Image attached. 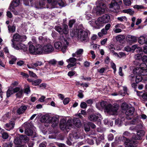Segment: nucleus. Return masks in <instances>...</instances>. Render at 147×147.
Returning a JSON list of instances; mask_svg holds the SVG:
<instances>
[{
    "instance_id": "obj_1",
    "label": "nucleus",
    "mask_w": 147,
    "mask_h": 147,
    "mask_svg": "<svg viewBox=\"0 0 147 147\" xmlns=\"http://www.w3.org/2000/svg\"><path fill=\"white\" fill-rule=\"evenodd\" d=\"M110 20V16L107 14H105L98 18L95 21V24L97 28H99L103 26L104 24L109 22Z\"/></svg>"
},
{
    "instance_id": "obj_2",
    "label": "nucleus",
    "mask_w": 147,
    "mask_h": 147,
    "mask_svg": "<svg viewBox=\"0 0 147 147\" xmlns=\"http://www.w3.org/2000/svg\"><path fill=\"white\" fill-rule=\"evenodd\" d=\"M147 66L145 64H142L140 67H136L134 69L133 72L134 74H138L139 75L145 76L147 75Z\"/></svg>"
},
{
    "instance_id": "obj_3",
    "label": "nucleus",
    "mask_w": 147,
    "mask_h": 147,
    "mask_svg": "<svg viewBox=\"0 0 147 147\" xmlns=\"http://www.w3.org/2000/svg\"><path fill=\"white\" fill-rule=\"evenodd\" d=\"M119 108L118 105L116 104L112 105L111 104H109L106 107L105 111L109 114L114 115L117 112Z\"/></svg>"
},
{
    "instance_id": "obj_4",
    "label": "nucleus",
    "mask_w": 147,
    "mask_h": 147,
    "mask_svg": "<svg viewBox=\"0 0 147 147\" xmlns=\"http://www.w3.org/2000/svg\"><path fill=\"white\" fill-rule=\"evenodd\" d=\"M122 3L121 0H114L112 1L110 4L109 7L111 10L114 12H116L120 8V5Z\"/></svg>"
},
{
    "instance_id": "obj_5",
    "label": "nucleus",
    "mask_w": 147,
    "mask_h": 147,
    "mask_svg": "<svg viewBox=\"0 0 147 147\" xmlns=\"http://www.w3.org/2000/svg\"><path fill=\"white\" fill-rule=\"evenodd\" d=\"M77 37L82 42L85 43L88 40V32L84 30H80L78 32Z\"/></svg>"
},
{
    "instance_id": "obj_6",
    "label": "nucleus",
    "mask_w": 147,
    "mask_h": 147,
    "mask_svg": "<svg viewBox=\"0 0 147 147\" xmlns=\"http://www.w3.org/2000/svg\"><path fill=\"white\" fill-rule=\"evenodd\" d=\"M49 5H51L52 6L51 8L55 7L61 8L64 5V2L62 0H47Z\"/></svg>"
},
{
    "instance_id": "obj_7",
    "label": "nucleus",
    "mask_w": 147,
    "mask_h": 147,
    "mask_svg": "<svg viewBox=\"0 0 147 147\" xmlns=\"http://www.w3.org/2000/svg\"><path fill=\"white\" fill-rule=\"evenodd\" d=\"M55 29L61 34H67L69 32V29L67 25L64 24L63 25V28L60 26H56Z\"/></svg>"
},
{
    "instance_id": "obj_8",
    "label": "nucleus",
    "mask_w": 147,
    "mask_h": 147,
    "mask_svg": "<svg viewBox=\"0 0 147 147\" xmlns=\"http://www.w3.org/2000/svg\"><path fill=\"white\" fill-rule=\"evenodd\" d=\"M106 8L105 4L101 2L97 5L95 13L96 15L99 16L104 13Z\"/></svg>"
},
{
    "instance_id": "obj_9",
    "label": "nucleus",
    "mask_w": 147,
    "mask_h": 147,
    "mask_svg": "<svg viewBox=\"0 0 147 147\" xmlns=\"http://www.w3.org/2000/svg\"><path fill=\"white\" fill-rule=\"evenodd\" d=\"M60 128L63 130H66L68 131V129H70L71 127V124L68 123V120L67 122L64 119H62L60 121Z\"/></svg>"
},
{
    "instance_id": "obj_10",
    "label": "nucleus",
    "mask_w": 147,
    "mask_h": 147,
    "mask_svg": "<svg viewBox=\"0 0 147 147\" xmlns=\"http://www.w3.org/2000/svg\"><path fill=\"white\" fill-rule=\"evenodd\" d=\"M11 41L12 43H15V41L21 42L24 41L26 38V35L20 36L18 33L15 34L13 36Z\"/></svg>"
},
{
    "instance_id": "obj_11",
    "label": "nucleus",
    "mask_w": 147,
    "mask_h": 147,
    "mask_svg": "<svg viewBox=\"0 0 147 147\" xmlns=\"http://www.w3.org/2000/svg\"><path fill=\"white\" fill-rule=\"evenodd\" d=\"M68 123L71 124V127L73 124L78 127H80L82 125L80 120L77 118H74L73 119L68 120Z\"/></svg>"
},
{
    "instance_id": "obj_12",
    "label": "nucleus",
    "mask_w": 147,
    "mask_h": 147,
    "mask_svg": "<svg viewBox=\"0 0 147 147\" xmlns=\"http://www.w3.org/2000/svg\"><path fill=\"white\" fill-rule=\"evenodd\" d=\"M74 57L70 58L66 60V61L69 63L67 66L68 68L76 65L77 59Z\"/></svg>"
},
{
    "instance_id": "obj_13",
    "label": "nucleus",
    "mask_w": 147,
    "mask_h": 147,
    "mask_svg": "<svg viewBox=\"0 0 147 147\" xmlns=\"http://www.w3.org/2000/svg\"><path fill=\"white\" fill-rule=\"evenodd\" d=\"M145 131L143 130H139L137 131V135H134L133 136V138L135 140H140L141 137L145 134Z\"/></svg>"
},
{
    "instance_id": "obj_14",
    "label": "nucleus",
    "mask_w": 147,
    "mask_h": 147,
    "mask_svg": "<svg viewBox=\"0 0 147 147\" xmlns=\"http://www.w3.org/2000/svg\"><path fill=\"white\" fill-rule=\"evenodd\" d=\"M43 47L44 53L51 52L54 50L53 46L50 44L44 45Z\"/></svg>"
},
{
    "instance_id": "obj_15",
    "label": "nucleus",
    "mask_w": 147,
    "mask_h": 147,
    "mask_svg": "<svg viewBox=\"0 0 147 147\" xmlns=\"http://www.w3.org/2000/svg\"><path fill=\"white\" fill-rule=\"evenodd\" d=\"M129 106L125 102L123 103L121 106L122 112L125 113L127 116L129 115Z\"/></svg>"
},
{
    "instance_id": "obj_16",
    "label": "nucleus",
    "mask_w": 147,
    "mask_h": 147,
    "mask_svg": "<svg viewBox=\"0 0 147 147\" xmlns=\"http://www.w3.org/2000/svg\"><path fill=\"white\" fill-rule=\"evenodd\" d=\"M101 117L100 114H92L89 115L88 119L91 121L94 122L96 121L98 119Z\"/></svg>"
},
{
    "instance_id": "obj_17",
    "label": "nucleus",
    "mask_w": 147,
    "mask_h": 147,
    "mask_svg": "<svg viewBox=\"0 0 147 147\" xmlns=\"http://www.w3.org/2000/svg\"><path fill=\"white\" fill-rule=\"evenodd\" d=\"M128 135L129 133L127 131L125 132L123 134V140L124 142V144L125 147H129V140L128 138Z\"/></svg>"
},
{
    "instance_id": "obj_18",
    "label": "nucleus",
    "mask_w": 147,
    "mask_h": 147,
    "mask_svg": "<svg viewBox=\"0 0 147 147\" xmlns=\"http://www.w3.org/2000/svg\"><path fill=\"white\" fill-rule=\"evenodd\" d=\"M15 91V93H17L16 95L17 98H20L22 97L23 90L22 88L18 87H16V88Z\"/></svg>"
},
{
    "instance_id": "obj_19",
    "label": "nucleus",
    "mask_w": 147,
    "mask_h": 147,
    "mask_svg": "<svg viewBox=\"0 0 147 147\" xmlns=\"http://www.w3.org/2000/svg\"><path fill=\"white\" fill-rule=\"evenodd\" d=\"M15 125V122L14 121L10 120L9 122L5 124V129L8 131H10L13 129Z\"/></svg>"
},
{
    "instance_id": "obj_20",
    "label": "nucleus",
    "mask_w": 147,
    "mask_h": 147,
    "mask_svg": "<svg viewBox=\"0 0 147 147\" xmlns=\"http://www.w3.org/2000/svg\"><path fill=\"white\" fill-rule=\"evenodd\" d=\"M12 46L15 49L17 50L22 49L25 47V45L21 43H12Z\"/></svg>"
},
{
    "instance_id": "obj_21",
    "label": "nucleus",
    "mask_w": 147,
    "mask_h": 147,
    "mask_svg": "<svg viewBox=\"0 0 147 147\" xmlns=\"http://www.w3.org/2000/svg\"><path fill=\"white\" fill-rule=\"evenodd\" d=\"M50 119L49 123L52 124V127H55L58 125L59 119L57 117H51Z\"/></svg>"
},
{
    "instance_id": "obj_22",
    "label": "nucleus",
    "mask_w": 147,
    "mask_h": 147,
    "mask_svg": "<svg viewBox=\"0 0 147 147\" xmlns=\"http://www.w3.org/2000/svg\"><path fill=\"white\" fill-rule=\"evenodd\" d=\"M43 45H38L36 48V54L44 53Z\"/></svg>"
},
{
    "instance_id": "obj_23",
    "label": "nucleus",
    "mask_w": 147,
    "mask_h": 147,
    "mask_svg": "<svg viewBox=\"0 0 147 147\" xmlns=\"http://www.w3.org/2000/svg\"><path fill=\"white\" fill-rule=\"evenodd\" d=\"M125 36L122 34L119 35L116 37V39L117 41L120 43H123V41L125 40Z\"/></svg>"
},
{
    "instance_id": "obj_24",
    "label": "nucleus",
    "mask_w": 147,
    "mask_h": 147,
    "mask_svg": "<svg viewBox=\"0 0 147 147\" xmlns=\"http://www.w3.org/2000/svg\"><path fill=\"white\" fill-rule=\"evenodd\" d=\"M84 50L83 49H78L75 53L72 54V56L73 57H80L83 53Z\"/></svg>"
},
{
    "instance_id": "obj_25",
    "label": "nucleus",
    "mask_w": 147,
    "mask_h": 147,
    "mask_svg": "<svg viewBox=\"0 0 147 147\" xmlns=\"http://www.w3.org/2000/svg\"><path fill=\"white\" fill-rule=\"evenodd\" d=\"M62 42H63V45L61 47L62 48L61 50L63 53H64L66 51L67 46L69 45V43L68 42L65 38L63 39Z\"/></svg>"
},
{
    "instance_id": "obj_26",
    "label": "nucleus",
    "mask_w": 147,
    "mask_h": 147,
    "mask_svg": "<svg viewBox=\"0 0 147 147\" xmlns=\"http://www.w3.org/2000/svg\"><path fill=\"white\" fill-rule=\"evenodd\" d=\"M27 108V107L25 105L22 106L17 109V113L19 115L22 114L24 113Z\"/></svg>"
},
{
    "instance_id": "obj_27",
    "label": "nucleus",
    "mask_w": 147,
    "mask_h": 147,
    "mask_svg": "<svg viewBox=\"0 0 147 147\" xmlns=\"http://www.w3.org/2000/svg\"><path fill=\"white\" fill-rule=\"evenodd\" d=\"M15 88H13L11 86H10L7 92V97H9L11 95L15 93Z\"/></svg>"
},
{
    "instance_id": "obj_28",
    "label": "nucleus",
    "mask_w": 147,
    "mask_h": 147,
    "mask_svg": "<svg viewBox=\"0 0 147 147\" xmlns=\"http://www.w3.org/2000/svg\"><path fill=\"white\" fill-rule=\"evenodd\" d=\"M51 117L49 115H45L42 117L41 119V121L43 122L49 123Z\"/></svg>"
},
{
    "instance_id": "obj_29",
    "label": "nucleus",
    "mask_w": 147,
    "mask_h": 147,
    "mask_svg": "<svg viewBox=\"0 0 147 147\" xmlns=\"http://www.w3.org/2000/svg\"><path fill=\"white\" fill-rule=\"evenodd\" d=\"M136 49H137L136 51H138V50L140 52L142 51V49L141 48L138 47L137 45H135L132 46L130 48H129V51H131L133 52Z\"/></svg>"
},
{
    "instance_id": "obj_30",
    "label": "nucleus",
    "mask_w": 147,
    "mask_h": 147,
    "mask_svg": "<svg viewBox=\"0 0 147 147\" xmlns=\"http://www.w3.org/2000/svg\"><path fill=\"white\" fill-rule=\"evenodd\" d=\"M20 3V0H13L11 3L9 7H16L18 6Z\"/></svg>"
},
{
    "instance_id": "obj_31",
    "label": "nucleus",
    "mask_w": 147,
    "mask_h": 147,
    "mask_svg": "<svg viewBox=\"0 0 147 147\" xmlns=\"http://www.w3.org/2000/svg\"><path fill=\"white\" fill-rule=\"evenodd\" d=\"M29 50L30 53L36 54V48L32 44L30 45L29 47Z\"/></svg>"
},
{
    "instance_id": "obj_32",
    "label": "nucleus",
    "mask_w": 147,
    "mask_h": 147,
    "mask_svg": "<svg viewBox=\"0 0 147 147\" xmlns=\"http://www.w3.org/2000/svg\"><path fill=\"white\" fill-rule=\"evenodd\" d=\"M25 133L28 136H32L33 134V131L30 129H26L25 130Z\"/></svg>"
},
{
    "instance_id": "obj_33",
    "label": "nucleus",
    "mask_w": 147,
    "mask_h": 147,
    "mask_svg": "<svg viewBox=\"0 0 147 147\" xmlns=\"http://www.w3.org/2000/svg\"><path fill=\"white\" fill-rule=\"evenodd\" d=\"M63 45L61 42H57L54 44V47L56 49H59L61 48Z\"/></svg>"
},
{
    "instance_id": "obj_34",
    "label": "nucleus",
    "mask_w": 147,
    "mask_h": 147,
    "mask_svg": "<svg viewBox=\"0 0 147 147\" xmlns=\"http://www.w3.org/2000/svg\"><path fill=\"white\" fill-rule=\"evenodd\" d=\"M22 141H23L25 142H26L28 141V138L25 135H21L19 138Z\"/></svg>"
},
{
    "instance_id": "obj_35",
    "label": "nucleus",
    "mask_w": 147,
    "mask_h": 147,
    "mask_svg": "<svg viewBox=\"0 0 147 147\" xmlns=\"http://www.w3.org/2000/svg\"><path fill=\"white\" fill-rule=\"evenodd\" d=\"M31 127V124L28 122H25L22 125V127H23L25 129H29V128H30Z\"/></svg>"
},
{
    "instance_id": "obj_36",
    "label": "nucleus",
    "mask_w": 147,
    "mask_h": 147,
    "mask_svg": "<svg viewBox=\"0 0 147 147\" xmlns=\"http://www.w3.org/2000/svg\"><path fill=\"white\" fill-rule=\"evenodd\" d=\"M84 129L86 131L88 132L90 131V127L89 122L87 123H85L84 126Z\"/></svg>"
},
{
    "instance_id": "obj_37",
    "label": "nucleus",
    "mask_w": 147,
    "mask_h": 147,
    "mask_svg": "<svg viewBox=\"0 0 147 147\" xmlns=\"http://www.w3.org/2000/svg\"><path fill=\"white\" fill-rule=\"evenodd\" d=\"M136 83H138L139 82H141L142 79V76L140 75H139L136 74Z\"/></svg>"
},
{
    "instance_id": "obj_38",
    "label": "nucleus",
    "mask_w": 147,
    "mask_h": 147,
    "mask_svg": "<svg viewBox=\"0 0 147 147\" xmlns=\"http://www.w3.org/2000/svg\"><path fill=\"white\" fill-rule=\"evenodd\" d=\"M8 30L9 32H14L16 30V28L15 26H11L9 25L8 26Z\"/></svg>"
},
{
    "instance_id": "obj_39",
    "label": "nucleus",
    "mask_w": 147,
    "mask_h": 147,
    "mask_svg": "<svg viewBox=\"0 0 147 147\" xmlns=\"http://www.w3.org/2000/svg\"><path fill=\"white\" fill-rule=\"evenodd\" d=\"M41 80L40 79H38L37 80L33 81L32 82V84L34 86L38 85L41 82Z\"/></svg>"
},
{
    "instance_id": "obj_40",
    "label": "nucleus",
    "mask_w": 147,
    "mask_h": 147,
    "mask_svg": "<svg viewBox=\"0 0 147 147\" xmlns=\"http://www.w3.org/2000/svg\"><path fill=\"white\" fill-rule=\"evenodd\" d=\"M14 7H9V9L15 15H17L18 14V12L15 10Z\"/></svg>"
},
{
    "instance_id": "obj_41",
    "label": "nucleus",
    "mask_w": 147,
    "mask_h": 147,
    "mask_svg": "<svg viewBox=\"0 0 147 147\" xmlns=\"http://www.w3.org/2000/svg\"><path fill=\"white\" fill-rule=\"evenodd\" d=\"M33 63L35 69H36V67L38 66H41L42 65V62L41 61H37L35 63Z\"/></svg>"
},
{
    "instance_id": "obj_42",
    "label": "nucleus",
    "mask_w": 147,
    "mask_h": 147,
    "mask_svg": "<svg viewBox=\"0 0 147 147\" xmlns=\"http://www.w3.org/2000/svg\"><path fill=\"white\" fill-rule=\"evenodd\" d=\"M135 111L134 108L129 105V116L133 114Z\"/></svg>"
},
{
    "instance_id": "obj_43",
    "label": "nucleus",
    "mask_w": 147,
    "mask_h": 147,
    "mask_svg": "<svg viewBox=\"0 0 147 147\" xmlns=\"http://www.w3.org/2000/svg\"><path fill=\"white\" fill-rule=\"evenodd\" d=\"M14 142L16 144L20 145L22 143V141L19 138H16L15 139Z\"/></svg>"
},
{
    "instance_id": "obj_44",
    "label": "nucleus",
    "mask_w": 147,
    "mask_h": 147,
    "mask_svg": "<svg viewBox=\"0 0 147 147\" xmlns=\"http://www.w3.org/2000/svg\"><path fill=\"white\" fill-rule=\"evenodd\" d=\"M134 8L139 10L141 9H144L145 8V7L143 5H134Z\"/></svg>"
},
{
    "instance_id": "obj_45",
    "label": "nucleus",
    "mask_w": 147,
    "mask_h": 147,
    "mask_svg": "<svg viewBox=\"0 0 147 147\" xmlns=\"http://www.w3.org/2000/svg\"><path fill=\"white\" fill-rule=\"evenodd\" d=\"M9 136L8 133L6 132H3L2 133V137L4 139H7L8 138Z\"/></svg>"
},
{
    "instance_id": "obj_46",
    "label": "nucleus",
    "mask_w": 147,
    "mask_h": 147,
    "mask_svg": "<svg viewBox=\"0 0 147 147\" xmlns=\"http://www.w3.org/2000/svg\"><path fill=\"white\" fill-rule=\"evenodd\" d=\"M109 48L111 52L112 53L114 52V50H115V48L113 45L111 44L110 45L109 47Z\"/></svg>"
},
{
    "instance_id": "obj_47",
    "label": "nucleus",
    "mask_w": 147,
    "mask_h": 147,
    "mask_svg": "<svg viewBox=\"0 0 147 147\" xmlns=\"http://www.w3.org/2000/svg\"><path fill=\"white\" fill-rule=\"evenodd\" d=\"M130 38V39L129 40V41H130L131 42H135L136 41V38L135 36L129 35V38Z\"/></svg>"
},
{
    "instance_id": "obj_48",
    "label": "nucleus",
    "mask_w": 147,
    "mask_h": 147,
    "mask_svg": "<svg viewBox=\"0 0 147 147\" xmlns=\"http://www.w3.org/2000/svg\"><path fill=\"white\" fill-rule=\"evenodd\" d=\"M83 91L82 90H80L78 92V96L79 98H82L84 97V95L83 94Z\"/></svg>"
},
{
    "instance_id": "obj_49",
    "label": "nucleus",
    "mask_w": 147,
    "mask_h": 147,
    "mask_svg": "<svg viewBox=\"0 0 147 147\" xmlns=\"http://www.w3.org/2000/svg\"><path fill=\"white\" fill-rule=\"evenodd\" d=\"M75 22L76 20H70L68 24L69 27L70 28H71L72 27L73 24Z\"/></svg>"
},
{
    "instance_id": "obj_50",
    "label": "nucleus",
    "mask_w": 147,
    "mask_h": 147,
    "mask_svg": "<svg viewBox=\"0 0 147 147\" xmlns=\"http://www.w3.org/2000/svg\"><path fill=\"white\" fill-rule=\"evenodd\" d=\"M117 19L121 22L123 21L124 20L127 21V19L125 16H122L121 17H118Z\"/></svg>"
},
{
    "instance_id": "obj_51",
    "label": "nucleus",
    "mask_w": 147,
    "mask_h": 147,
    "mask_svg": "<svg viewBox=\"0 0 147 147\" xmlns=\"http://www.w3.org/2000/svg\"><path fill=\"white\" fill-rule=\"evenodd\" d=\"M80 106L81 108L85 109L86 108L87 105L86 103L83 102L81 103Z\"/></svg>"
},
{
    "instance_id": "obj_52",
    "label": "nucleus",
    "mask_w": 147,
    "mask_h": 147,
    "mask_svg": "<svg viewBox=\"0 0 147 147\" xmlns=\"http://www.w3.org/2000/svg\"><path fill=\"white\" fill-rule=\"evenodd\" d=\"M111 67L114 70V72L115 73L116 71V67L115 64L114 63H111Z\"/></svg>"
},
{
    "instance_id": "obj_53",
    "label": "nucleus",
    "mask_w": 147,
    "mask_h": 147,
    "mask_svg": "<svg viewBox=\"0 0 147 147\" xmlns=\"http://www.w3.org/2000/svg\"><path fill=\"white\" fill-rule=\"evenodd\" d=\"M16 60L17 59L16 58L13 57L10 61H9V63L10 64H14V63L16 61Z\"/></svg>"
},
{
    "instance_id": "obj_54",
    "label": "nucleus",
    "mask_w": 147,
    "mask_h": 147,
    "mask_svg": "<svg viewBox=\"0 0 147 147\" xmlns=\"http://www.w3.org/2000/svg\"><path fill=\"white\" fill-rule=\"evenodd\" d=\"M33 65V63H32L28 64L27 65V66L28 68L35 69Z\"/></svg>"
},
{
    "instance_id": "obj_55",
    "label": "nucleus",
    "mask_w": 147,
    "mask_h": 147,
    "mask_svg": "<svg viewBox=\"0 0 147 147\" xmlns=\"http://www.w3.org/2000/svg\"><path fill=\"white\" fill-rule=\"evenodd\" d=\"M73 137L75 139H78L80 137L79 134L77 133H74L73 134Z\"/></svg>"
},
{
    "instance_id": "obj_56",
    "label": "nucleus",
    "mask_w": 147,
    "mask_h": 147,
    "mask_svg": "<svg viewBox=\"0 0 147 147\" xmlns=\"http://www.w3.org/2000/svg\"><path fill=\"white\" fill-rule=\"evenodd\" d=\"M138 121V119H134L130 121V123L132 124H136L137 122Z\"/></svg>"
},
{
    "instance_id": "obj_57",
    "label": "nucleus",
    "mask_w": 147,
    "mask_h": 147,
    "mask_svg": "<svg viewBox=\"0 0 147 147\" xmlns=\"http://www.w3.org/2000/svg\"><path fill=\"white\" fill-rule=\"evenodd\" d=\"M30 87L28 86H27L26 88L24 89V92L28 94L30 92Z\"/></svg>"
},
{
    "instance_id": "obj_58",
    "label": "nucleus",
    "mask_w": 147,
    "mask_h": 147,
    "mask_svg": "<svg viewBox=\"0 0 147 147\" xmlns=\"http://www.w3.org/2000/svg\"><path fill=\"white\" fill-rule=\"evenodd\" d=\"M69 101V99L68 98H66L63 101V102L64 105L68 104Z\"/></svg>"
},
{
    "instance_id": "obj_59",
    "label": "nucleus",
    "mask_w": 147,
    "mask_h": 147,
    "mask_svg": "<svg viewBox=\"0 0 147 147\" xmlns=\"http://www.w3.org/2000/svg\"><path fill=\"white\" fill-rule=\"evenodd\" d=\"M100 105L102 107L104 108L105 107V108L107 106L106 102L103 101H102L100 103Z\"/></svg>"
},
{
    "instance_id": "obj_60",
    "label": "nucleus",
    "mask_w": 147,
    "mask_h": 147,
    "mask_svg": "<svg viewBox=\"0 0 147 147\" xmlns=\"http://www.w3.org/2000/svg\"><path fill=\"white\" fill-rule=\"evenodd\" d=\"M142 98L145 100H147V92L143 93L142 96Z\"/></svg>"
},
{
    "instance_id": "obj_61",
    "label": "nucleus",
    "mask_w": 147,
    "mask_h": 147,
    "mask_svg": "<svg viewBox=\"0 0 147 147\" xmlns=\"http://www.w3.org/2000/svg\"><path fill=\"white\" fill-rule=\"evenodd\" d=\"M7 16L9 18H11L13 16V15L10 11H8L7 12Z\"/></svg>"
},
{
    "instance_id": "obj_62",
    "label": "nucleus",
    "mask_w": 147,
    "mask_h": 147,
    "mask_svg": "<svg viewBox=\"0 0 147 147\" xmlns=\"http://www.w3.org/2000/svg\"><path fill=\"white\" fill-rule=\"evenodd\" d=\"M114 32L115 33H118L122 31L121 29L119 28H114L113 30Z\"/></svg>"
},
{
    "instance_id": "obj_63",
    "label": "nucleus",
    "mask_w": 147,
    "mask_h": 147,
    "mask_svg": "<svg viewBox=\"0 0 147 147\" xmlns=\"http://www.w3.org/2000/svg\"><path fill=\"white\" fill-rule=\"evenodd\" d=\"M114 138L113 135L112 134H110L108 137V139L109 140H112Z\"/></svg>"
},
{
    "instance_id": "obj_64",
    "label": "nucleus",
    "mask_w": 147,
    "mask_h": 147,
    "mask_svg": "<svg viewBox=\"0 0 147 147\" xmlns=\"http://www.w3.org/2000/svg\"><path fill=\"white\" fill-rule=\"evenodd\" d=\"M142 61L147 63V56L146 55H144L142 58Z\"/></svg>"
}]
</instances>
